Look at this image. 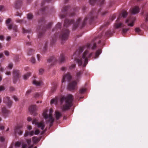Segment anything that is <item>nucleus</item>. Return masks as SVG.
I'll list each match as a JSON object with an SVG mask.
<instances>
[{"instance_id": "f257e3e1", "label": "nucleus", "mask_w": 148, "mask_h": 148, "mask_svg": "<svg viewBox=\"0 0 148 148\" xmlns=\"http://www.w3.org/2000/svg\"><path fill=\"white\" fill-rule=\"evenodd\" d=\"M96 47V44L94 42L93 45L88 44L85 46L80 47L75 52L72 59H74L75 60L79 66H81L83 62H84L83 66L85 67L88 63V58L92 56V53H89L88 51L86 50L82 55H81V53L86 48L88 49L91 47L92 49L94 50Z\"/></svg>"}, {"instance_id": "f03ea898", "label": "nucleus", "mask_w": 148, "mask_h": 148, "mask_svg": "<svg viewBox=\"0 0 148 148\" xmlns=\"http://www.w3.org/2000/svg\"><path fill=\"white\" fill-rule=\"evenodd\" d=\"M73 96L71 94L61 96L60 102L62 110L64 111L69 109L73 105Z\"/></svg>"}, {"instance_id": "7ed1b4c3", "label": "nucleus", "mask_w": 148, "mask_h": 148, "mask_svg": "<svg viewBox=\"0 0 148 148\" xmlns=\"http://www.w3.org/2000/svg\"><path fill=\"white\" fill-rule=\"evenodd\" d=\"M95 13V10H92L88 16L85 18L83 21L82 23H81L82 18H79L76 23L73 24V29L75 30L78 26L80 28H82L84 26L87 20H88L90 23H91L94 19Z\"/></svg>"}, {"instance_id": "20e7f679", "label": "nucleus", "mask_w": 148, "mask_h": 148, "mask_svg": "<svg viewBox=\"0 0 148 148\" xmlns=\"http://www.w3.org/2000/svg\"><path fill=\"white\" fill-rule=\"evenodd\" d=\"M45 23V21L43 18H42L38 22L39 26L37 28V30L39 38H41L43 36L46 28L49 29L51 28L53 24L52 22H50L46 28L44 26Z\"/></svg>"}, {"instance_id": "39448f33", "label": "nucleus", "mask_w": 148, "mask_h": 148, "mask_svg": "<svg viewBox=\"0 0 148 148\" xmlns=\"http://www.w3.org/2000/svg\"><path fill=\"white\" fill-rule=\"evenodd\" d=\"M53 111L52 109H50L49 111L47 110H44L42 114L44 118L45 119L47 123H50V126L51 127L53 125L54 119L52 116Z\"/></svg>"}, {"instance_id": "423d86ee", "label": "nucleus", "mask_w": 148, "mask_h": 148, "mask_svg": "<svg viewBox=\"0 0 148 148\" xmlns=\"http://www.w3.org/2000/svg\"><path fill=\"white\" fill-rule=\"evenodd\" d=\"M65 60V57L64 55L61 54L58 60L54 56L50 57L47 60V62L49 63H51L54 64L57 62H58L60 63L64 62Z\"/></svg>"}, {"instance_id": "0eeeda50", "label": "nucleus", "mask_w": 148, "mask_h": 148, "mask_svg": "<svg viewBox=\"0 0 148 148\" xmlns=\"http://www.w3.org/2000/svg\"><path fill=\"white\" fill-rule=\"evenodd\" d=\"M70 31L67 29H64L59 35L60 38L62 40H66L68 38Z\"/></svg>"}, {"instance_id": "6e6552de", "label": "nucleus", "mask_w": 148, "mask_h": 148, "mask_svg": "<svg viewBox=\"0 0 148 148\" xmlns=\"http://www.w3.org/2000/svg\"><path fill=\"white\" fill-rule=\"evenodd\" d=\"M32 123L33 124L37 125V127L39 128H40L42 130L44 129L45 127L44 122H39L37 120L35 119L32 121Z\"/></svg>"}, {"instance_id": "1a4fd4ad", "label": "nucleus", "mask_w": 148, "mask_h": 148, "mask_svg": "<svg viewBox=\"0 0 148 148\" xmlns=\"http://www.w3.org/2000/svg\"><path fill=\"white\" fill-rule=\"evenodd\" d=\"M13 82L15 83L16 82L20 77V73L19 71L17 70H13Z\"/></svg>"}, {"instance_id": "9d476101", "label": "nucleus", "mask_w": 148, "mask_h": 148, "mask_svg": "<svg viewBox=\"0 0 148 148\" xmlns=\"http://www.w3.org/2000/svg\"><path fill=\"white\" fill-rule=\"evenodd\" d=\"M77 82L76 81H75L71 82L68 84V89L70 90H75L77 85Z\"/></svg>"}, {"instance_id": "9b49d317", "label": "nucleus", "mask_w": 148, "mask_h": 148, "mask_svg": "<svg viewBox=\"0 0 148 148\" xmlns=\"http://www.w3.org/2000/svg\"><path fill=\"white\" fill-rule=\"evenodd\" d=\"M23 127L22 125H18L16 126L14 129L15 134H18L20 135H22L23 133V131L21 130Z\"/></svg>"}, {"instance_id": "f8f14e48", "label": "nucleus", "mask_w": 148, "mask_h": 148, "mask_svg": "<svg viewBox=\"0 0 148 148\" xmlns=\"http://www.w3.org/2000/svg\"><path fill=\"white\" fill-rule=\"evenodd\" d=\"M135 20L136 18L134 17H130L126 20L125 23H127L128 26L132 27Z\"/></svg>"}, {"instance_id": "ddd939ff", "label": "nucleus", "mask_w": 148, "mask_h": 148, "mask_svg": "<svg viewBox=\"0 0 148 148\" xmlns=\"http://www.w3.org/2000/svg\"><path fill=\"white\" fill-rule=\"evenodd\" d=\"M36 105H32L29 106V110L31 114L35 115L36 114Z\"/></svg>"}, {"instance_id": "4468645a", "label": "nucleus", "mask_w": 148, "mask_h": 148, "mask_svg": "<svg viewBox=\"0 0 148 148\" xmlns=\"http://www.w3.org/2000/svg\"><path fill=\"white\" fill-rule=\"evenodd\" d=\"M3 102L7 104V106L10 108L12 105V101L10 99V98L8 97H5L3 99Z\"/></svg>"}, {"instance_id": "2eb2a0df", "label": "nucleus", "mask_w": 148, "mask_h": 148, "mask_svg": "<svg viewBox=\"0 0 148 148\" xmlns=\"http://www.w3.org/2000/svg\"><path fill=\"white\" fill-rule=\"evenodd\" d=\"M71 76L70 74L68 73L64 76L62 80V83H63L66 81L68 82H69L71 80Z\"/></svg>"}, {"instance_id": "dca6fc26", "label": "nucleus", "mask_w": 148, "mask_h": 148, "mask_svg": "<svg viewBox=\"0 0 148 148\" xmlns=\"http://www.w3.org/2000/svg\"><path fill=\"white\" fill-rule=\"evenodd\" d=\"M74 20H70L68 19H66L64 22V27H67L69 26L71 24L73 23Z\"/></svg>"}, {"instance_id": "f3484780", "label": "nucleus", "mask_w": 148, "mask_h": 148, "mask_svg": "<svg viewBox=\"0 0 148 148\" xmlns=\"http://www.w3.org/2000/svg\"><path fill=\"white\" fill-rule=\"evenodd\" d=\"M70 7L69 6H67L64 7L62 10V13H64V14H60V17L61 18H64L66 16L65 12L66 11L70 8Z\"/></svg>"}, {"instance_id": "a211bd4d", "label": "nucleus", "mask_w": 148, "mask_h": 148, "mask_svg": "<svg viewBox=\"0 0 148 148\" xmlns=\"http://www.w3.org/2000/svg\"><path fill=\"white\" fill-rule=\"evenodd\" d=\"M83 73V71H80L77 72L76 73L75 78L77 82H78L79 81L81 78V75Z\"/></svg>"}, {"instance_id": "6ab92c4d", "label": "nucleus", "mask_w": 148, "mask_h": 148, "mask_svg": "<svg viewBox=\"0 0 148 148\" xmlns=\"http://www.w3.org/2000/svg\"><path fill=\"white\" fill-rule=\"evenodd\" d=\"M139 11L140 8L139 7L135 6L131 9V12L132 14H134L138 13Z\"/></svg>"}, {"instance_id": "aec40b11", "label": "nucleus", "mask_w": 148, "mask_h": 148, "mask_svg": "<svg viewBox=\"0 0 148 148\" xmlns=\"http://www.w3.org/2000/svg\"><path fill=\"white\" fill-rule=\"evenodd\" d=\"M2 112L3 116L5 118L6 115L9 113V111L5 107H3L2 108Z\"/></svg>"}, {"instance_id": "412c9836", "label": "nucleus", "mask_w": 148, "mask_h": 148, "mask_svg": "<svg viewBox=\"0 0 148 148\" xmlns=\"http://www.w3.org/2000/svg\"><path fill=\"white\" fill-rule=\"evenodd\" d=\"M22 1L21 0H18L15 3L14 6L16 9H18L20 7L21 5Z\"/></svg>"}, {"instance_id": "4be33fe9", "label": "nucleus", "mask_w": 148, "mask_h": 148, "mask_svg": "<svg viewBox=\"0 0 148 148\" xmlns=\"http://www.w3.org/2000/svg\"><path fill=\"white\" fill-rule=\"evenodd\" d=\"M8 29H11L12 28H13V29L15 31V32H17V26L15 25L14 26H13V25L11 24L8 25Z\"/></svg>"}, {"instance_id": "5701e85b", "label": "nucleus", "mask_w": 148, "mask_h": 148, "mask_svg": "<svg viewBox=\"0 0 148 148\" xmlns=\"http://www.w3.org/2000/svg\"><path fill=\"white\" fill-rule=\"evenodd\" d=\"M55 113L56 114V118L57 120L59 119L60 117L62 116V114L61 113L58 111H55Z\"/></svg>"}, {"instance_id": "b1692460", "label": "nucleus", "mask_w": 148, "mask_h": 148, "mask_svg": "<svg viewBox=\"0 0 148 148\" xmlns=\"http://www.w3.org/2000/svg\"><path fill=\"white\" fill-rule=\"evenodd\" d=\"M102 50L101 49H99L97 50L95 54V58H97L99 56V55L101 53Z\"/></svg>"}, {"instance_id": "393cba45", "label": "nucleus", "mask_w": 148, "mask_h": 148, "mask_svg": "<svg viewBox=\"0 0 148 148\" xmlns=\"http://www.w3.org/2000/svg\"><path fill=\"white\" fill-rule=\"evenodd\" d=\"M33 83L36 86H40L42 84V81L38 82L36 80H34L33 82Z\"/></svg>"}, {"instance_id": "a878e982", "label": "nucleus", "mask_w": 148, "mask_h": 148, "mask_svg": "<svg viewBox=\"0 0 148 148\" xmlns=\"http://www.w3.org/2000/svg\"><path fill=\"white\" fill-rule=\"evenodd\" d=\"M61 24L60 23H58L56 26V27L55 29H53V31H55L57 29H60L61 28Z\"/></svg>"}, {"instance_id": "bb28decb", "label": "nucleus", "mask_w": 148, "mask_h": 148, "mask_svg": "<svg viewBox=\"0 0 148 148\" xmlns=\"http://www.w3.org/2000/svg\"><path fill=\"white\" fill-rule=\"evenodd\" d=\"M31 73H28L24 75L23 76V79L25 80H26L30 76Z\"/></svg>"}, {"instance_id": "cd10ccee", "label": "nucleus", "mask_w": 148, "mask_h": 148, "mask_svg": "<svg viewBox=\"0 0 148 148\" xmlns=\"http://www.w3.org/2000/svg\"><path fill=\"white\" fill-rule=\"evenodd\" d=\"M34 50L32 49H29L27 52V54L29 55H31L34 53Z\"/></svg>"}, {"instance_id": "c85d7f7f", "label": "nucleus", "mask_w": 148, "mask_h": 148, "mask_svg": "<svg viewBox=\"0 0 148 148\" xmlns=\"http://www.w3.org/2000/svg\"><path fill=\"white\" fill-rule=\"evenodd\" d=\"M32 140L34 143H37L39 141L38 138L36 137H34L32 138Z\"/></svg>"}, {"instance_id": "c756f323", "label": "nucleus", "mask_w": 148, "mask_h": 148, "mask_svg": "<svg viewBox=\"0 0 148 148\" xmlns=\"http://www.w3.org/2000/svg\"><path fill=\"white\" fill-rule=\"evenodd\" d=\"M22 30L24 33H30L31 32L30 29H26L24 28H23Z\"/></svg>"}, {"instance_id": "7c9ffc66", "label": "nucleus", "mask_w": 148, "mask_h": 148, "mask_svg": "<svg viewBox=\"0 0 148 148\" xmlns=\"http://www.w3.org/2000/svg\"><path fill=\"white\" fill-rule=\"evenodd\" d=\"M122 24L121 23H115V26L116 28H118L121 27H122Z\"/></svg>"}, {"instance_id": "2f4dec72", "label": "nucleus", "mask_w": 148, "mask_h": 148, "mask_svg": "<svg viewBox=\"0 0 148 148\" xmlns=\"http://www.w3.org/2000/svg\"><path fill=\"white\" fill-rule=\"evenodd\" d=\"M127 15V13L125 10H123L122 13V16L123 18L126 17Z\"/></svg>"}, {"instance_id": "473e14b6", "label": "nucleus", "mask_w": 148, "mask_h": 148, "mask_svg": "<svg viewBox=\"0 0 148 148\" xmlns=\"http://www.w3.org/2000/svg\"><path fill=\"white\" fill-rule=\"evenodd\" d=\"M27 18L29 20H31L33 18V15L31 13H29L27 15Z\"/></svg>"}, {"instance_id": "72a5a7b5", "label": "nucleus", "mask_w": 148, "mask_h": 148, "mask_svg": "<svg viewBox=\"0 0 148 148\" xmlns=\"http://www.w3.org/2000/svg\"><path fill=\"white\" fill-rule=\"evenodd\" d=\"M112 34V31L111 30L108 31L106 33V35L107 36H110Z\"/></svg>"}, {"instance_id": "f704fd0d", "label": "nucleus", "mask_w": 148, "mask_h": 148, "mask_svg": "<svg viewBox=\"0 0 148 148\" xmlns=\"http://www.w3.org/2000/svg\"><path fill=\"white\" fill-rule=\"evenodd\" d=\"M135 30L136 32L138 33V34L140 35V33L141 32V30L139 28H136Z\"/></svg>"}, {"instance_id": "c9c22d12", "label": "nucleus", "mask_w": 148, "mask_h": 148, "mask_svg": "<svg viewBox=\"0 0 148 148\" xmlns=\"http://www.w3.org/2000/svg\"><path fill=\"white\" fill-rule=\"evenodd\" d=\"M46 8H42L40 11V13L39 12H38V14H40V13H41L42 14H43V12L45 10Z\"/></svg>"}, {"instance_id": "e433bc0d", "label": "nucleus", "mask_w": 148, "mask_h": 148, "mask_svg": "<svg viewBox=\"0 0 148 148\" xmlns=\"http://www.w3.org/2000/svg\"><path fill=\"white\" fill-rule=\"evenodd\" d=\"M57 101L56 99H52L51 101V103L53 104V103H57Z\"/></svg>"}, {"instance_id": "4c0bfd02", "label": "nucleus", "mask_w": 148, "mask_h": 148, "mask_svg": "<svg viewBox=\"0 0 148 148\" xmlns=\"http://www.w3.org/2000/svg\"><path fill=\"white\" fill-rule=\"evenodd\" d=\"M97 1V0H89V3L91 5H92Z\"/></svg>"}, {"instance_id": "58836bf2", "label": "nucleus", "mask_w": 148, "mask_h": 148, "mask_svg": "<svg viewBox=\"0 0 148 148\" xmlns=\"http://www.w3.org/2000/svg\"><path fill=\"white\" fill-rule=\"evenodd\" d=\"M86 91L85 89L84 88H81L79 90L81 94H82L84 93Z\"/></svg>"}, {"instance_id": "ea45409f", "label": "nucleus", "mask_w": 148, "mask_h": 148, "mask_svg": "<svg viewBox=\"0 0 148 148\" xmlns=\"http://www.w3.org/2000/svg\"><path fill=\"white\" fill-rule=\"evenodd\" d=\"M13 66V64L12 63H10L8 65L7 67V68L8 69H11Z\"/></svg>"}, {"instance_id": "a19ab883", "label": "nucleus", "mask_w": 148, "mask_h": 148, "mask_svg": "<svg viewBox=\"0 0 148 148\" xmlns=\"http://www.w3.org/2000/svg\"><path fill=\"white\" fill-rule=\"evenodd\" d=\"M31 62L32 63H35L36 60L35 58L34 57H32L31 59Z\"/></svg>"}, {"instance_id": "79ce46f5", "label": "nucleus", "mask_w": 148, "mask_h": 148, "mask_svg": "<svg viewBox=\"0 0 148 148\" xmlns=\"http://www.w3.org/2000/svg\"><path fill=\"white\" fill-rule=\"evenodd\" d=\"M76 64H73L70 66L69 69H73L75 68Z\"/></svg>"}, {"instance_id": "37998d69", "label": "nucleus", "mask_w": 148, "mask_h": 148, "mask_svg": "<svg viewBox=\"0 0 148 148\" xmlns=\"http://www.w3.org/2000/svg\"><path fill=\"white\" fill-rule=\"evenodd\" d=\"M21 145L20 142L17 141L16 142L15 144V146L16 147H19Z\"/></svg>"}, {"instance_id": "c03bdc74", "label": "nucleus", "mask_w": 148, "mask_h": 148, "mask_svg": "<svg viewBox=\"0 0 148 148\" xmlns=\"http://www.w3.org/2000/svg\"><path fill=\"white\" fill-rule=\"evenodd\" d=\"M47 45H48V43L47 42H46L45 44V46L44 47V51H45L46 50L47 47Z\"/></svg>"}, {"instance_id": "a18cd8bd", "label": "nucleus", "mask_w": 148, "mask_h": 148, "mask_svg": "<svg viewBox=\"0 0 148 148\" xmlns=\"http://www.w3.org/2000/svg\"><path fill=\"white\" fill-rule=\"evenodd\" d=\"M56 89V86H53L51 89V91L52 92H54Z\"/></svg>"}, {"instance_id": "49530a36", "label": "nucleus", "mask_w": 148, "mask_h": 148, "mask_svg": "<svg viewBox=\"0 0 148 148\" xmlns=\"http://www.w3.org/2000/svg\"><path fill=\"white\" fill-rule=\"evenodd\" d=\"M28 135H29V132L26 131L25 132V133L24 135V136L26 137L28 136Z\"/></svg>"}, {"instance_id": "de8ad7c7", "label": "nucleus", "mask_w": 148, "mask_h": 148, "mask_svg": "<svg viewBox=\"0 0 148 148\" xmlns=\"http://www.w3.org/2000/svg\"><path fill=\"white\" fill-rule=\"evenodd\" d=\"M44 71V69H40L39 70V73L40 75L42 74Z\"/></svg>"}, {"instance_id": "09e8293b", "label": "nucleus", "mask_w": 148, "mask_h": 148, "mask_svg": "<svg viewBox=\"0 0 148 148\" xmlns=\"http://www.w3.org/2000/svg\"><path fill=\"white\" fill-rule=\"evenodd\" d=\"M37 60L40 62V60L41 56L40 55L38 54L37 55Z\"/></svg>"}, {"instance_id": "8fccbe9b", "label": "nucleus", "mask_w": 148, "mask_h": 148, "mask_svg": "<svg viewBox=\"0 0 148 148\" xmlns=\"http://www.w3.org/2000/svg\"><path fill=\"white\" fill-rule=\"evenodd\" d=\"M14 59L15 62H18L19 60L18 56L17 55L16 56Z\"/></svg>"}, {"instance_id": "3c124183", "label": "nucleus", "mask_w": 148, "mask_h": 148, "mask_svg": "<svg viewBox=\"0 0 148 148\" xmlns=\"http://www.w3.org/2000/svg\"><path fill=\"white\" fill-rule=\"evenodd\" d=\"M31 92V90H27L26 93L25 95L27 96Z\"/></svg>"}, {"instance_id": "603ef678", "label": "nucleus", "mask_w": 148, "mask_h": 148, "mask_svg": "<svg viewBox=\"0 0 148 148\" xmlns=\"http://www.w3.org/2000/svg\"><path fill=\"white\" fill-rule=\"evenodd\" d=\"M11 21V19L10 18H8L7 20H6V23L7 25V26L9 25V24L10 23Z\"/></svg>"}, {"instance_id": "864d4df0", "label": "nucleus", "mask_w": 148, "mask_h": 148, "mask_svg": "<svg viewBox=\"0 0 148 148\" xmlns=\"http://www.w3.org/2000/svg\"><path fill=\"white\" fill-rule=\"evenodd\" d=\"M116 17V16L115 14H114L110 18V20H111V21H113L114 19H115Z\"/></svg>"}, {"instance_id": "5fc2aeb1", "label": "nucleus", "mask_w": 148, "mask_h": 148, "mask_svg": "<svg viewBox=\"0 0 148 148\" xmlns=\"http://www.w3.org/2000/svg\"><path fill=\"white\" fill-rule=\"evenodd\" d=\"M4 53L5 55L7 56H8L9 55V52L7 51H5Z\"/></svg>"}, {"instance_id": "6e6d98bb", "label": "nucleus", "mask_w": 148, "mask_h": 148, "mask_svg": "<svg viewBox=\"0 0 148 148\" xmlns=\"http://www.w3.org/2000/svg\"><path fill=\"white\" fill-rule=\"evenodd\" d=\"M26 141L28 145H29L31 142V139H26Z\"/></svg>"}, {"instance_id": "4d7b16f0", "label": "nucleus", "mask_w": 148, "mask_h": 148, "mask_svg": "<svg viewBox=\"0 0 148 148\" xmlns=\"http://www.w3.org/2000/svg\"><path fill=\"white\" fill-rule=\"evenodd\" d=\"M40 133V131L38 130H36L34 132V134L35 135H38Z\"/></svg>"}, {"instance_id": "13d9d810", "label": "nucleus", "mask_w": 148, "mask_h": 148, "mask_svg": "<svg viewBox=\"0 0 148 148\" xmlns=\"http://www.w3.org/2000/svg\"><path fill=\"white\" fill-rule=\"evenodd\" d=\"M128 30V29H123L122 30V32L124 33H125L127 32Z\"/></svg>"}, {"instance_id": "bf43d9fd", "label": "nucleus", "mask_w": 148, "mask_h": 148, "mask_svg": "<svg viewBox=\"0 0 148 148\" xmlns=\"http://www.w3.org/2000/svg\"><path fill=\"white\" fill-rule=\"evenodd\" d=\"M13 98L16 101H17L18 100V98L15 96H13Z\"/></svg>"}, {"instance_id": "052dcab7", "label": "nucleus", "mask_w": 148, "mask_h": 148, "mask_svg": "<svg viewBox=\"0 0 148 148\" xmlns=\"http://www.w3.org/2000/svg\"><path fill=\"white\" fill-rule=\"evenodd\" d=\"M34 134V131H32L29 132V135L31 136H32Z\"/></svg>"}, {"instance_id": "680f3d73", "label": "nucleus", "mask_w": 148, "mask_h": 148, "mask_svg": "<svg viewBox=\"0 0 148 148\" xmlns=\"http://www.w3.org/2000/svg\"><path fill=\"white\" fill-rule=\"evenodd\" d=\"M22 15V14L21 13H20L18 12H16V15L17 16H21Z\"/></svg>"}, {"instance_id": "e2e57ef3", "label": "nucleus", "mask_w": 148, "mask_h": 148, "mask_svg": "<svg viewBox=\"0 0 148 148\" xmlns=\"http://www.w3.org/2000/svg\"><path fill=\"white\" fill-rule=\"evenodd\" d=\"M4 9V7L3 5H0V11H3Z\"/></svg>"}, {"instance_id": "0e129e2a", "label": "nucleus", "mask_w": 148, "mask_h": 148, "mask_svg": "<svg viewBox=\"0 0 148 148\" xmlns=\"http://www.w3.org/2000/svg\"><path fill=\"white\" fill-rule=\"evenodd\" d=\"M5 88L3 86H0V91L4 90Z\"/></svg>"}, {"instance_id": "69168bd1", "label": "nucleus", "mask_w": 148, "mask_h": 148, "mask_svg": "<svg viewBox=\"0 0 148 148\" xmlns=\"http://www.w3.org/2000/svg\"><path fill=\"white\" fill-rule=\"evenodd\" d=\"M27 145L26 144H23L22 145V148H27Z\"/></svg>"}, {"instance_id": "338daca9", "label": "nucleus", "mask_w": 148, "mask_h": 148, "mask_svg": "<svg viewBox=\"0 0 148 148\" xmlns=\"http://www.w3.org/2000/svg\"><path fill=\"white\" fill-rule=\"evenodd\" d=\"M5 139L3 137H1L0 138V140L1 142H3L4 141Z\"/></svg>"}, {"instance_id": "774afa93", "label": "nucleus", "mask_w": 148, "mask_h": 148, "mask_svg": "<svg viewBox=\"0 0 148 148\" xmlns=\"http://www.w3.org/2000/svg\"><path fill=\"white\" fill-rule=\"evenodd\" d=\"M25 43L26 45H27L29 46L31 45V42L28 41H26Z\"/></svg>"}]
</instances>
